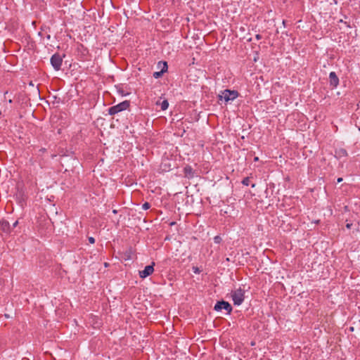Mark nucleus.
Listing matches in <instances>:
<instances>
[{
    "label": "nucleus",
    "mask_w": 360,
    "mask_h": 360,
    "mask_svg": "<svg viewBox=\"0 0 360 360\" xmlns=\"http://www.w3.org/2000/svg\"><path fill=\"white\" fill-rule=\"evenodd\" d=\"M239 96V93L236 90L225 89L219 95V100H224L225 103L233 101Z\"/></svg>",
    "instance_id": "2"
},
{
    "label": "nucleus",
    "mask_w": 360,
    "mask_h": 360,
    "mask_svg": "<svg viewBox=\"0 0 360 360\" xmlns=\"http://www.w3.org/2000/svg\"><path fill=\"white\" fill-rule=\"evenodd\" d=\"M347 152L345 149L344 148H339L338 150H335V156L338 158H344V157H347Z\"/></svg>",
    "instance_id": "12"
},
{
    "label": "nucleus",
    "mask_w": 360,
    "mask_h": 360,
    "mask_svg": "<svg viewBox=\"0 0 360 360\" xmlns=\"http://www.w3.org/2000/svg\"><path fill=\"white\" fill-rule=\"evenodd\" d=\"M130 106V102L129 101H124L116 105H113L108 109V113L110 115H114L120 112L127 110Z\"/></svg>",
    "instance_id": "4"
},
{
    "label": "nucleus",
    "mask_w": 360,
    "mask_h": 360,
    "mask_svg": "<svg viewBox=\"0 0 360 360\" xmlns=\"http://www.w3.org/2000/svg\"><path fill=\"white\" fill-rule=\"evenodd\" d=\"M214 309L218 311H221V309H225L228 314H230L232 311L233 308L228 302L221 300L216 303L214 307Z\"/></svg>",
    "instance_id": "6"
},
{
    "label": "nucleus",
    "mask_w": 360,
    "mask_h": 360,
    "mask_svg": "<svg viewBox=\"0 0 360 360\" xmlns=\"http://www.w3.org/2000/svg\"><path fill=\"white\" fill-rule=\"evenodd\" d=\"M330 85L333 88H335L339 84V78L335 72H331L329 75Z\"/></svg>",
    "instance_id": "9"
},
{
    "label": "nucleus",
    "mask_w": 360,
    "mask_h": 360,
    "mask_svg": "<svg viewBox=\"0 0 360 360\" xmlns=\"http://www.w3.org/2000/svg\"><path fill=\"white\" fill-rule=\"evenodd\" d=\"M51 64L56 70H60L62 63H63V58L58 53L53 54L51 58Z\"/></svg>",
    "instance_id": "5"
},
{
    "label": "nucleus",
    "mask_w": 360,
    "mask_h": 360,
    "mask_svg": "<svg viewBox=\"0 0 360 360\" xmlns=\"http://www.w3.org/2000/svg\"><path fill=\"white\" fill-rule=\"evenodd\" d=\"M112 213L113 214H117V210H112Z\"/></svg>",
    "instance_id": "24"
},
{
    "label": "nucleus",
    "mask_w": 360,
    "mask_h": 360,
    "mask_svg": "<svg viewBox=\"0 0 360 360\" xmlns=\"http://www.w3.org/2000/svg\"><path fill=\"white\" fill-rule=\"evenodd\" d=\"M184 173L185 176L188 179H192L194 177V170L190 165H186L184 168Z\"/></svg>",
    "instance_id": "11"
},
{
    "label": "nucleus",
    "mask_w": 360,
    "mask_h": 360,
    "mask_svg": "<svg viewBox=\"0 0 360 360\" xmlns=\"http://www.w3.org/2000/svg\"><path fill=\"white\" fill-rule=\"evenodd\" d=\"M18 224V221H15L13 224V226L11 227V230H13L14 228H15Z\"/></svg>",
    "instance_id": "18"
},
{
    "label": "nucleus",
    "mask_w": 360,
    "mask_h": 360,
    "mask_svg": "<svg viewBox=\"0 0 360 360\" xmlns=\"http://www.w3.org/2000/svg\"><path fill=\"white\" fill-rule=\"evenodd\" d=\"M359 226H360V221L358 222V226H357V228L356 229V231H359Z\"/></svg>",
    "instance_id": "23"
},
{
    "label": "nucleus",
    "mask_w": 360,
    "mask_h": 360,
    "mask_svg": "<svg viewBox=\"0 0 360 360\" xmlns=\"http://www.w3.org/2000/svg\"><path fill=\"white\" fill-rule=\"evenodd\" d=\"M11 231V226L8 221H0V232L8 233Z\"/></svg>",
    "instance_id": "10"
},
{
    "label": "nucleus",
    "mask_w": 360,
    "mask_h": 360,
    "mask_svg": "<svg viewBox=\"0 0 360 360\" xmlns=\"http://www.w3.org/2000/svg\"><path fill=\"white\" fill-rule=\"evenodd\" d=\"M158 66L161 67V70L158 72H154L153 74V77L155 79H158L162 76V75L167 71L168 65L167 62L165 61H160L158 63Z\"/></svg>",
    "instance_id": "7"
},
{
    "label": "nucleus",
    "mask_w": 360,
    "mask_h": 360,
    "mask_svg": "<svg viewBox=\"0 0 360 360\" xmlns=\"http://www.w3.org/2000/svg\"><path fill=\"white\" fill-rule=\"evenodd\" d=\"M352 226V223H347L346 228L349 229H351Z\"/></svg>",
    "instance_id": "19"
},
{
    "label": "nucleus",
    "mask_w": 360,
    "mask_h": 360,
    "mask_svg": "<svg viewBox=\"0 0 360 360\" xmlns=\"http://www.w3.org/2000/svg\"><path fill=\"white\" fill-rule=\"evenodd\" d=\"M342 180H343V179H342V178L340 177V178H338V179H337V181H338V183H340V182H342Z\"/></svg>",
    "instance_id": "22"
},
{
    "label": "nucleus",
    "mask_w": 360,
    "mask_h": 360,
    "mask_svg": "<svg viewBox=\"0 0 360 360\" xmlns=\"http://www.w3.org/2000/svg\"><path fill=\"white\" fill-rule=\"evenodd\" d=\"M46 152V149L44 148H41L39 150V151H38L39 153L36 158H32L30 159L28 167H29V171L30 173H32V172H33L34 174L37 173V170L36 169V167H35L36 163H38L40 169H42L45 167V163L44 162V160L42 158H40V156H41Z\"/></svg>",
    "instance_id": "1"
},
{
    "label": "nucleus",
    "mask_w": 360,
    "mask_h": 360,
    "mask_svg": "<svg viewBox=\"0 0 360 360\" xmlns=\"http://www.w3.org/2000/svg\"><path fill=\"white\" fill-rule=\"evenodd\" d=\"M150 207V203H149V202H144V203L142 205V208H143V210H148Z\"/></svg>",
    "instance_id": "15"
},
{
    "label": "nucleus",
    "mask_w": 360,
    "mask_h": 360,
    "mask_svg": "<svg viewBox=\"0 0 360 360\" xmlns=\"http://www.w3.org/2000/svg\"><path fill=\"white\" fill-rule=\"evenodd\" d=\"M242 184L244 185V186H249L250 184V179L249 177H245L243 179L242 181Z\"/></svg>",
    "instance_id": "14"
},
{
    "label": "nucleus",
    "mask_w": 360,
    "mask_h": 360,
    "mask_svg": "<svg viewBox=\"0 0 360 360\" xmlns=\"http://www.w3.org/2000/svg\"><path fill=\"white\" fill-rule=\"evenodd\" d=\"M221 240V238L219 236H216L214 238V243H219Z\"/></svg>",
    "instance_id": "16"
},
{
    "label": "nucleus",
    "mask_w": 360,
    "mask_h": 360,
    "mask_svg": "<svg viewBox=\"0 0 360 360\" xmlns=\"http://www.w3.org/2000/svg\"><path fill=\"white\" fill-rule=\"evenodd\" d=\"M154 265L155 263L153 262L151 265H148L145 266L144 269L143 271H139V276L142 278H145L147 276L151 275L154 271Z\"/></svg>",
    "instance_id": "8"
},
{
    "label": "nucleus",
    "mask_w": 360,
    "mask_h": 360,
    "mask_svg": "<svg viewBox=\"0 0 360 360\" xmlns=\"http://www.w3.org/2000/svg\"><path fill=\"white\" fill-rule=\"evenodd\" d=\"M88 240L91 244H94L95 243V238L94 237H89Z\"/></svg>",
    "instance_id": "17"
},
{
    "label": "nucleus",
    "mask_w": 360,
    "mask_h": 360,
    "mask_svg": "<svg viewBox=\"0 0 360 360\" xmlns=\"http://www.w3.org/2000/svg\"><path fill=\"white\" fill-rule=\"evenodd\" d=\"M161 106V109L162 110H165L168 108L169 103L167 100H164L162 103H160Z\"/></svg>",
    "instance_id": "13"
},
{
    "label": "nucleus",
    "mask_w": 360,
    "mask_h": 360,
    "mask_svg": "<svg viewBox=\"0 0 360 360\" xmlns=\"http://www.w3.org/2000/svg\"><path fill=\"white\" fill-rule=\"evenodd\" d=\"M255 38L257 39V40H259L262 39V36L259 34H256L255 36Z\"/></svg>",
    "instance_id": "20"
},
{
    "label": "nucleus",
    "mask_w": 360,
    "mask_h": 360,
    "mask_svg": "<svg viewBox=\"0 0 360 360\" xmlns=\"http://www.w3.org/2000/svg\"><path fill=\"white\" fill-rule=\"evenodd\" d=\"M193 270L195 273H200L199 269L198 267H194Z\"/></svg>",
    "instance_id": "21"
},
{
    "label": "nucleus",
    "mask_w": 360,
    "mask_h": 360,
    "mask_svg": "<svg viewBox=\"0 0 360 360\" xmlns=\"http://www.w3.org/2000/svg\"><path fill=\"white\" fill-rule=\"evenodd\" d=\"M231 298L235 305H240L245 299V290L239 288L231 292Z\"/></svg>",
    "instance_id": "3"
},
{
    "label": "nucleus",
    "mask_w": 360,
    "mask_h": 360,
    "mask_svg": "<svg viewBox=\"0 0 360 360\" xmlns=\"http://www.w3.org/2000/svg\"><path fill=\"white\" fill-rule=\"evenodd\" d=\"M255 161H258L259 160V158L258 157H255V159H254Z\"/></svg>",
    "instance_id": "25"
}]
</instances>
